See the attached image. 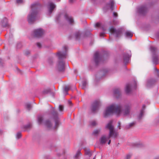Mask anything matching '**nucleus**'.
<instances>
[{"label": "nucleus", "mask_w": 159, "mask_h": 159, "mask_svg": "<svg viewBox=\"0 0 159 159\" xmlns=\"http://www.w3.org/2000/svg\"><path fill=\"white\" fill-rule=\"evenodd\" d=\"M23 2V0H16V2L18 4H20L22 3Z\"/></svg>", "instance_id": "nucleus-50"}, {"label": "nucleus", "mask_w": 159, "mask_h": 159, "mask_svg": "<svg viewBox=\"0 0 159 159\" xmlns=\"http://www.w3.org/2000/svg\"><path fill=\"white\" fill-rule=\"evenodd\" d=\"M99 140L100 144H103L106 143V141L107 140V139L105 135H102L100 138Z\"/></svg>", "instance_id": "nucleus-24"}, {"label": "nucleus", "mask_w": 159, "mask_h": 159, "mask_svg": "<svg viewBox=\"0 0 159 159\" xmlns=\"http://www.w3.org/2000/svg\"><path fill=\"white\" fill-rule=\"evenodd\" d=\"M113 96L116 98H120L121 95V91L120 88H116L113 91Z\"/></svg>", "instance_id": "nucleus-16"}, {"label": "nucleus", "mask_w": 159, "mask_h": 159, "mask_svg": "<svg viewBox=\"0 0 159 159\" xmlns=\"http://www.w3.org/2000/svg\"><path fill=\"white\" fill-rule=\"evenodd\" d=\"M48 61L49 65H52L53 63V58L52 57H49L48 59Z\"/></svg>", "instance_id": "nucleus-37"}, {"label": "nucleus", "mask_w": 159, "mask_h": 159, "mask_svg": "<svg viewBox=\"0 0 159 159\" xmlns=\"http://www.w3.org/2000/svg\"><path fill=\"white\" fill-rule=\"evenodd\" d=\"M114 2L113 0H110L109 2L106 4V6L104 7L103 10L105 11L109 9H110L111 11L114 10Z\"/></svg>", "instance_id": "nucleus-14"}, {"label": "nucleus", "mask_w": 159, "mask_h": 159, "mask_svg": "<svg viewBox=\"0 0 159 159\" xmlns=\"http://www.w3.org/2000/svg\"><path fill=\"white\" fill-rule=\"evenodd\" d=\"M146 106L145 105H143L142 107V109L140 111V114L138 116V119L139 120L141 119L144 113V110Z\"/></svg>", "instance_id": "nucleus-23"}, {"label": "nucleus", "mask_w": 159, "mask_h": 159, "mask_svg": "<svg viewBox=\"0 0 159 159\" xmlns=\"http://www.w3.org/2000/svg\"><path fill=\"white\" fill-rule=\"evenodd\" d=\"M109 30H116V29L113 27L111 26V28Z\"/></svg>", "instance_id": "nucleus-59"}, {"label": "nucleus", "mask_w": 159, "mask_h": 159, "mask_svg": "<svg viewBox=\"0 0 159 159\" xmlns=\"http://www.w3.org/2000/svg\"><path fill=\"white\" fill-rule=\"evenodd\" d=\"M134 146L137 148H140L143 146V145L142 144L137 143L134 144Z\"/></svg>", "instance_id": "nucleus-43"}, {"label": "nucleus", "mask_w": 159, "mask_h": 159, "mask_svg": "<svg viewBox=\"0 0 159 159\" xmlns=\"http://www.w3.org/2000/svg\"><path fill=\"white\" fill-rule=\"evenodd\" d=\"M3 61H4L3 60L2 58H0V66H1V67L3 66V65L4 64Z\"/></svg>", "instance_id": "nucleus-49"}, {"label": "nucleus", "mask_w": 159, "mask_h": 159, "mask_svg": "<svg viewBox=\"0 0 159 159\" xmlns=\"http://www.w3.org/2000/svg\"><path fill=\"white\" fill-rule=\"evenodd\" d=\"M108 72V70L106 68H102L97 73L96 75V79L99 80L104 77Z\"/></svg>", "instance_id": "nucleus-11"}, {"label": "nucleus", "mask_w": 159, "mask_h": 159, "mask_svg": "<svg viewBox=\"0 0 159 159\" xmlns=\"http://www.w3.org/2000/svg\"><path fill=\"white\" fill-rule=\"evenodd\" d=\"M113 16L114 17H116L118 16V14L116 12H113Z\"/></svg>", "instance_id": "nucleus-54"}, {"label": "nucleus", "mask_w": 159, "mask_h": 159, "mask_svg": "<svg viewBox=\"0 0 159 159\" xmlns=\"http://www.w3.org/2000/svg\"><path fill=\"white\" fill-rule=\"evenodd\" d=\"M155 107L153 106H151L150 108L151 113H153L155 109Z\"/></svg>", "instance_id": "nucleus-46"}, {"label": "nucleus", "mask_w": 159, "mask_h": 159, "mask_svg": "<svg viewBox=\"0 0 159 159\" xmlns=\"http://www.w3.org/2000/svg\"><path fill=\"white\" fill-rule=\"evenodd\" d=\"M131 91V85L128 84H126L125 88V91L127 94L129 93Z\"/></svg>", "instance_id": "nucleus-28"}, {"label": "nucleus", "mask_w": 159, "mask_h": 159, "mask_svg": "<svg viewBox=\"0 0 159 159\" xmlns=\"http://www.w3.org/2000/svg\"><path fill=\"white\" fill-rule=\"evenodd\" d=\"M120 106L121 107V110L120 113L122 112L123 115L125 116H128L129 115L130 111V107L129 105H125L123 108L121 106Z\"/></svg>", "instance_id": "nucleus-13"}, {"label": "nucleus", "mask_w": 159, "mask_h": 159, "mask_svg": "<svg viewBox=\"0 0 159 159\" xmlns=\"http://www.w3.org/2000/svg\"><path fill=\"white\" fill-rule=\"evenodd\" d=\"M85 154L86 155H88L89 157H90L92 156V153L89 149H85Z\"/></svg>", "instance_id": "nucleus-31"}, {"label": "nucleus", "mask_w": 159, "mask_h": 159, "mask_svg": "<svg viewBox=\"0 0 159 159\" xmlns=\"http://www.w3.org/2000/svg\"><path fill=\"white\" fill-rule=\"evenodd\" d=\"M68 103L69 105H70V106H72L73 105L72 103V102L70 101H69L68 102Z\"/></svg>", "instance_id": "nucleus-58"}, {"label": "nucleus", "mask_w": 159, "mask_h": 159, "mask_svg": "<svg viewBox=\"0 0 159 159\" xmlns=\"http://www.w3.org/2000/svg\"><path fill=\"white\" fill-rule=\"evenodd\" d=\"M3 133V131L1 129H0V135H1Z\"/></svg>", "instance_id": "nucleus-62"}, {"label": "nucleus", "mask_w": 159, "mask_h": 159, "mask_svg": "<svg viewBox=\"0 0 159 159\" xmlns=\"http://www.w3.org/2000/svg\"><path fill=\"white\" fill-rule=\"evenodd\" d=\"M111 143V140H109L108 142V144H110Z\"/></svg>", "instance_id": "nucleus-64"}, {"label": "nucleus", "mask_w": 159, "mask_h": 159, "mask_svg": "<svg viewBox=\"0 0 159 159\" xmlns=\"http://www.w3.org/2000/svg\"><path fill=\"white\" fill-rule=\"evenodd\" d=\"M65 51H59L57 53V56L58 58L57 65V70L60 72H64L65 70V62L64 59L66 58L68 48L66 46L64 47Z\"/></svg>", "instance_id": "nucleus-1"}, {"label": "nucleus", "mask_w": 159, "mask_h": 159, "mask_svg": "<svg viewBox=\"0 0 159 159\" xmlns=\"http://www.w3.org/2000/svg\"><path fill=\"white\" fill-rule=\"evenodd\" d=\"M150 50L151 54L152 61L155 66L158 64V51L156 47L150 46Z\"/></svg>", "instance_id": "nucleus-5"}, {"label": "nucleus", "mask_w": 159, "mask_h": 159, "mask_svg": "<svg viewBox=\"0 0 159 159\" xmlns=\"http://www.w3.org/2000/svg\"><path fill=\"white\" fill-rule=\"evenodd\" d=\"M149 84V80H147V86H148V84Z\"/></svg>", "instance_id": "nucleus-63"}, {"label": "nucleus", "mask_w": 159, "mask_h": 159, "mask_svg": "<svg viewBox=\"0 0 159 159\" xmlns=\"http://www.w3.org/2000/svg\"><path fill=\"white\" fill-rule=\"evenodd\" d=\"M64 110V106L61 105H60L58 107V110L61 113V114H63V113H62V112Z\"/></svg>", "instance_id": "nucleus-35"}, {"label": "nucleus", "mask_w": 159, "mask_h": 159, "mask_svg": "<svg viewBox=\"0 0 159 159\" xmlns=\"http://www.w3.org/2000/svg\"><path fill=\"white\" fill-rule=\"evenodd\" d=\"M125 35L127 38H131L133 34L130 32L127 31L125 33Z\"/></svg>", "instance_id": "nucleus-34"}, {"label": "nucleus", "mask_w": 159, "mask_h": 159, "mask_svg": "<svg viewBox=\"0 0 159 159\" xmlns=\"http://www.w3.org/2000/svg\"><path fill=\"white\" fill-rule=\"evenodd\" d=\"M82 155V154L80 152V151H78L75 155V158H77L79 157L80 156Z\"/></svg>", "instance_id": "nucleus-41"}, {"label": "nucleus", "mask_w": 159, "mask_h": 159, "mask_svg": "<svg viewBox=\"0 0 159 159\" xmlns=\"http://www.w3.org/2000/svg\"><path fill=\"white\" fill-rule=\"evenodd\" d=\"M106 30H103L102 32H100L99 34V36L100 37L102 38L106 36L105 34L106 33L105 32Z\"/></svg>", "instance_id": "nucleus-40"}, {"label": "nucleus", "mask_w": 159, "mask_h": 159, "mask_svg": "<svg viewBox=\"0 0 159 159\" xmlns=\"http://www.w3.org/2000/svg\"><path fill=\"white\" fill-rule=\"evenodd\" d=\"M44 30H34L31 34V35L35 38H40L43 34Z\"/></svg>", "instance_id": "nucleus-15"}, {"label": "nucleus", "mask_w": 159, "mask_h": 159, "mask_svg": "<svg viewBox=\"0 0 159 159\" xmlns=\"http://www.w3.org/2000/svg\"><path fill=\"white\" fill-rule=\"evenodd\" d=\"M121 107L116 104H112L110 106L106 107V110L104 112V117L107 118L112 115L114 113L118 116L120 115L121 112Z\"/></svg>", "instance_id": "nucleus-4"}, {"label": "nucleus", "mask_w": 159, "mask_h": 159, "mask_svg": "<svg viewBox=\"0 0 159 159\" xmlns=\"http://www.w3.org/2000/svg\"><path fill=\"white\" fill-rule=\"evenodd\" d=\"M43 117L41 115L39 116L38 117V123L39 124H42L43 121Z\"/></svg>", "instance_id": "nucleus-32"}, {"label": "nucleus", "mask_w": 159, "mask_h": 159, "mask_svg": "<svg viewBox=\"0 0 159 159\" xmlns=\"http://www.w3.org/2000/svg\"><path fill=\"white\" fill-rule=\"evenodd\" d=\"M156 20L157 21H159V16L157 17L156 18Z\"/></svg>", "instance_id": "nucleus-61"}, {"label": "nucleus", "mask_w": 159, "mask_h": 159, "mask_svg": "<svg viewBox=\"0 0 159 159\" xmlns=\"http://www.w3.org/2000/svg\"><path fill=\"white\" fill-rule=\"evenodd\" d=\"M63 16L66 20L67 21L70 25H73L74 24V20L72 17L69 15L67 13H66L64 15L60 14L56 17V21L57 23H59L61 19V17Z\"/></svg>", "instance_id": "nucleus-8"}, {"label": "nucleus", "mask_w": 159, "mask_h": 159, "mask_svg": "<svg viewBox=\"0 0 159 159\" xmlns=\"http://www.w3.org/2000/svg\"><path fill=\"white\" fill-rule=\"evenodd\" d=\"M45 125L48 128H50L52 127V124L51 121L48 120H46L44 122Z\"/></svg>", "instance_id": "nucleus-25"}, {"label": "nucleus", "mask_w": 159, "mask_h": 159, "mask_svg": "<svg viewBox=\"0 0 159 159\" xmlns=\"http://www.w3.org/2000/svg\"><path fill=\"white\" fill-rule=\"evenodd\" d=\"M48 93L53 97L54 96L55 94V92H52L51 89L49 88L44 89L42 92V94L43 95L47 94Z\"/></svg>", "instance_id": "nucleus-19"}, {"label": "nucleus", "mask_w": 159, "mask_h": 159, "mask_svg": "<svg viewBox=\"0 0 159 159\" xmlns=\"http://www.w3.org/2000/svg\"><path fill=\"white\" fill-rule=\"evenodd\" d=\"M82 86H81V88L82 89H85L86 88L87 86V80L85 79L82 82Z\"/></svg>", "instance_id": "nucleus-27"}, {"label": "nucleus", "mask_w": 159, "mask_h": 159, "mask_svg": "<svg viewBox=\"0 0 159 159\" xmlns=\"http://www.w3.org/2000/svg\"><path fill=\"white\" fill-rule=\"evenodd\" d=\"M112 121H110L105 127L106 129H107L109 130V133L108 136V137H106L107 140L109 139L112 136L114 138H116L118 135V133L116 132V131L114 129V126L112 125Z\"/></svg>", "instance_id": "nucleus-7"}, {"label": "nucleus", "mask_w": 159, "mask_h": 159, "mask_svg": "<svg viewBox=\"0 0 159 159\" xmlns=\"http://www.w3.org/2000/svg\"><path fill=\"white\" fill-rule=\"evenodd\" d=\"M30 124H28L26 125H23V127H22V128L25 129L24 130V131H25L26 129L30 128Z\"/></svg>", "instance_id": "nucleus-39"}, {"label": "nucleus", "mask_w": 159, "mask_h": 159, "mask_svg": "<svg viewBox=\"0 0 159 159\" xmlns=\"http://www.w3.org/2000/svg\"><path fill=\"white\" fill-rule=\"evenodd\" d=\"M22 47V45L20 42H17L16 44V48L17 49H19Z\"/></svg>", "instance_id": "nucleus-36"}, {"label": "nucleus", "mask_w": 159, "mask_h": 159, "mask_svg": "<svg viewBox=\"0 0 159 159\" xmlns=\"http://www.w3.org/2000/svg\"><path fill=\"white\" fill-rule=\"evenodd\" d=\"M56 5L53 3L51 2H48V8L49 15H50L52 13Z\"/></svg>", "instance_id": "nucleus-18"}, {"label": "nucleus", "mask_w": 159, "mask_h": 159, "mask_svg": "<svg viewBox=\"0 0 159 159\" xmlns=\"http://www.w3.org/2000/svg\"><path fill=\"white\" fill-rule=\"evenodd\" d=\"M101 106V102L98 101H95L92 104L90 107V110L92 113L95 114L99 110Z\"/></svg>", "instance_id": "nucleus-10"}, {"label": "nucleus", "mask_w": 159, "mask_h": 159, "mask_svg": "<svg viewBox=\"0 0 159 159\" xmlns=\"http://www.w3.org/2000/svg\"><path fill=\"white\" fill-rule=\"evenodd\" d=\"M94 27L97 28L103 29V25L102 23L100 22H98L94 24Z\"/></svg>", "instance_id": "nucleus-26"}, {"label": "nucleus", "mask_w": 159, "mask_h": 159, "mask_svg": "<svg viewBox=\"0 0 159 159\" xmlns=\"http://www.w3.org/2000/svg\"><path fill=\"white\" fill-rule=\"evenodd\" d=\"M154 72H157V77H159V70L157 69L156 67H155L154 68Z\"/></svg>", "instance_id": "nucleus-45"}, {"label": "nucleus", "mask_w": 159, "mask_h": 159, "mask_svg": "<svg viewBox=\"0 0 159 159\" xmlns=\"http://www.w3.org/2000/svg\"><path fill=\"white\" fill-rule=\"evenodd\" d=\"M122 30H109V32L116 38L120 37L122 34Z\"/></svg>", "instance_id": "nucleus-20"}, {"label": "nucleus", "mask_w": 159, "mask_h": 159, "mask_svg": "<svg viewBox=\"0 0 159 159\" xmlns=\"http://www.w3.org/2000/svg\"><path fill=\"white\" fill-rule=\"evenodd\" d=\"M157 81V80L155 78H151L150 79V88L154 86Z\"/></svg>", "instance_id": "nucleus-22"}, {"label": "nucleus", "mask_w": 159, "mask_h": 159, "mask_svg": "<svg viewBox=\"0 0 159 159\" xmlns=\"http://www.w3.org/2000/svg\"><path fill=\"white\" fill-rule=\"evenodd\" d=\"M41 6L38 2H35L31 5V10L27 17L29 23L32 24L36 20L38 11Z\"/></svg>", "instance_id": "nucleus-2"}, {"label": "nucleus", "mask_w": 159, "mask_h": 159, "mask_svg": "<svg viewBox=\"0 0 159 159\" xmlns=\"http://www.w3.org/2000/svg\"><path fill=\"white\" fill-rule=\"evenodd\" d=\"M52 109L50 114L55 122V125L53 128L55 130H57L59 126L61 125V123L58 117L59 114L58 112L55 110L54 107H52Z\"/></svg>", "instance_id": "nucleus-6"}, {"label": "nucleus", "mask_w": 159, "mask_h": 159, "mask_svg": "<svg viewBox=\"0 0 159 159\" xmlns=\"http://www.w3.org/2000/svg\"><path fill=\"white\" fill-rule=\"evenodd\" d=\"M90 125L93 126H94L97 125V123L95 121H93L90 122Z\"/></svg>", "instance_id": "nucleus-48"}, {"label": "nucleus", "mask_w": 159, "mask_h": 159, "mask_svg": "<svg viewBox=\"0 0 159 159\" xmlns=\"http://www.w3.org/2000/svg\"><path fill=\"white\" fill-rule=\"evenodd\" d=\"M1 26L7 29L9 28L10 25L7 23V19L6 18H4L2 19L1 22Z\"/></svg>", "instance_id": "nucleus-17"}, {"label": "nucleus", "mask_w": 159, "mask_h": 159, "mask_svg": "<svg viewBox=\"0 0 159 159\" xmlns=\"http://www.w3.org/2000/svg\"><path fill=\"white\" fill-rule=\"evenodd\" d=\"M16 69L18 72L20 74H22V71L20 69H19L16 66Z\"/></svg>", "instance_id": "nucleus-51"}, {"label": "nucleus", "mask_w": 159, "mask_h": 159, "mask_svg": "<svg viewBox=\"0 0 159 159\" xmlns=\"http://www.w3.org/2000/svg\"><path fill=\"white\" fill-rule=\"evenodd\" d=\"M113 22L114 24H117L119 23V21H116V20H113Z\"/></svg>", "instance_id": "nucleus-57"}, {"label": "nucleus", "mask_w": 159, "mask_h": 159, "mask_svg": "<svg viewBox=\"0 0 159 159\" xmlns=\"http://www.w3.org/2000/svg\"><path fill=\"white\" fill-rule=\"evenodd\" d=\"M124 62L126 64L129 62L130 56L127 53L125 52L123 54Z\"/></svg>", "instance_id": "nucleus-21"}, {"label": "nucleus", "mask_w": 159, "mask_h": 159, "mask_svg": "<svg viewBox=\"0 0 159 159\" xmlns=\"http://www.w3.org/2000/svg\"><path fill=\"white\" fill-rule=\"evenodd\" d=\"M131 157V155L130 154H127L126 157V159H129Z\"/></svg>", "instance_id": "nucleus-56"}, {"label": "nucleus", "mask_w": 159, "mask_h": 159, "mask_svg": "<svg viewBox=\"0 0 159 159\" xmlns=\"http://www.w3.org/2000/svg\"><path fill=\"white\" fill-rule=\"evenodd\" d=\"M125 28L124 27H122L120 28L118 30H123L125 29Z\"/></svg>", "instance_id": "nucleus-60"}, {"label": "nucleus", "mask_w": 159, "mask_h": 159, "mask_svg": "<svg viewBox=\"0 0 159 159\" xmlns=\"http://www.w3.org/2000/svg\"><path fill=\"white\" fill-rule=\"evenodd\" d=\"M155 122L157 124L159 123V116L156 119Z\"/></svg>", "instance_id": "nucleus-55"}, {"label": "nucleus", "mask_w": 159, "mask_h": 159, "mask_svg": "<svg viewBox=\"0 0 159 159\" xmlns=\"http://www.w3.org/2000/svg\"><path fill=\"white\" fill-rule=\"evenodd\" d=\"M37 46L39 48H41L42 47L41 44L39 42L37 43Z\"/></svg>", "instance_id": "nucleus-53"}, {"label": "nucleus", "mask_w": 159, "mask_h": 159, "mask_svg": "<svg viewBox=\"0 0 159 159\" xmlns=\"http://www.w3.org/2000/svg\"><path fill=\"white\" fill-rule=\"evenodd\" d=\"M24 52V54L26 56L30 54V52L28 50H26Z\"/></svg>", "instance_id": "nucleus-47"}, {"label": "nucleus", "mask_w": 159, "mask_h": 159, "mask_svg": "<svg viewBox=\"0 0 159 159\" xmlns=\"http://www.w3.org/2000/svg\"><path fill=\"white\" fill-rule=\"evenodd\" d=\"M70 88H70V87H68L67 86H66L65 87V89H64V91L66 93V94H68V92L70 89Z\"/></svg>", "instance_id": "nucleus-44"}, {"label": "nucleus", "mask_w": 159, "mask_h": 159, "mask_svg": "<svg viewBox=\"0 0 159 159\" xmlns=\"http://www.w3.org/2000/svg\"><path fill=\"white\" fill-rule=\"evenodd\" d=\"M22 137V134L20 132H18L16 135V138L17 139H20Z\"/></svg>", "instance_id": "nucleus-38"}, {"label": "nucleus", "mask_w": 159, "mask_h": 159, "mask_svg": "<svg viewBox=\"0 0 159 159\" xmlns=\"http://www.w3.org/2000/svg\"><path fill=\"white\" fill-rule=\"evenodd\" d=\"M156 2V0H150V7L154 5Z\"/></svg>", "instance_id": "nucleus-42"}, {"label": "nucleus", "mask_w": 159, "mask_h": 159, "mask_svg": "<svg viewBox=\"0 0 159 159\" xmlns=\"http://www.w3.org/2000/svg\"><path fill=\"white\" fill-rule=\"evenodd\" d=\"M136 122H133L132 123H130L128 125H127L125 127V129H130L131 127L134 126L135 125Z\"/></svg>", "instance_id": "nucleus-30"}, {"label": "nucleus", "mask_w": 159, "mask_h": 159, "mask_svg": "<svg viewBox=\"0 0 159 159\" xmlns=\"http://www.w3.org/2000/svg\"><path fill=\"white\" fill-rule=\"evenodd\" d=\"M148 4H144L137 8V13L142 16H145L148 11Z\"/></svg>", "instance_id": "nucleus-9"}, {"label": "nucleus", "mask_w": 159, "mask_h": 159, "mask_svg": "<svg viewBox=\"0 0 159 159\" xmlns=\"http://www.w3.org/2000/svg\"><path fill=\"white\" fill-rule=\"evenodd\" d=\"M155 37L156 38L158 39H159V32L158 31L155 34Z\"/></svg>", "instance_id": "nucleus-52"}, {"label": "nucleus", "mask_w": 159, "mask_h": 159, "mask_svg": "<svg viewBox=\"0 0 159 159\" xmlns=\"http://www.w3.org/2000/svg\"><path fill=\"white\" fill-rule=\"evenodd\" d=\"M101 130V129H94L93 132L92 134L95 136H97Z\"/></svg>", "instance_id": "nucleus-29"}, {"label": "nucleus", "mask_w": 159, "mask_h": 159, "mask_svg": "<svg viewBox=\"0 0 159 159\" xmlns=\"http://www.w3.org/2000/svg\"><path fill=\"white\" fill-rule=\"evenodd\" d=\"M25 108L28 110V111H30L32 107L31 104L29 103H25Z\"/></svg>", "instance_id": "nucleus-33"}, {"label": "nucleus", "mask_w": 159, "mask_h": 159, "mask_svg": "<svg viewBox=\"0 0 159 159\" xmlns=\"http://www.w3.org/2000/svg\"><path fill=\"white\" fill-rule=\"evenodd\" d=\"M103 58V56L100 54L98 52H96L95 53L93 57V60L96 66H97L98 65L100 61L102 60Z\"/></svg>", "instance_id": "nucleus-12"}, {"label": "nucleus", "mask_w": 159, "mask_h": 159, "mask_svg": "<svg viewBox=\"0 0 159 159\" xmlns=\"http://www.w3.org/2000/svg\"><path fill=\"white\" fill-rule=\"evenodd\" d=\"M91 35V33L89 30H86L83 32L81 30H75L72 34L69 35L68 38L70 40L74 39L76 41H80Z\"/></svg>", "instance_id": "nucleus-3"}]
</instances>
